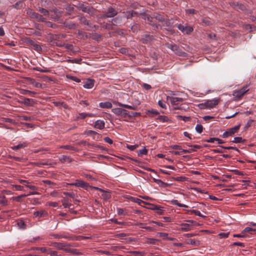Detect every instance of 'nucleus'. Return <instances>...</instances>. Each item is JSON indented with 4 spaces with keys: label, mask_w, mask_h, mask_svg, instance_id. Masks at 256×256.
I'll return each instance as SVG.
<instances>
[{
    "label": "nucleus",
    "mask_w": 256,
    "mask_h": 256,
    "mask_svg": "<svg viewBox=\"0 0 256 256\" xmlns=\"http://www.w3.org/2000/svg\"><path fill=\"white\" fill-rule=\"evenodd\" d=\"M248 86H245L241 89L234 91V96L238 98H240L248 91Z\"/></svg>",
    "instance_id": "f8f14e48"
},
{
    "label": "nucleus",
    "mask_w": 256,
    "mask_h": 256,
    "mask_svg": "<svg viewBox=\"0 0 256 256\" xmlns=\"http://www.w3.org/2000/svg\"><path fill=\"white\" fill-rule=\"evenodd\" d=\"M50 236L54 238L60 239L61 238V232L59 234H50Z\"/></svg>",
    "instance_id": "de8ad7c7"
},
{
    "label": "nucleus",
    "mask_w": 256,
    "mask_h": 256,
    "mask_svg": "<svg viewBox=\"0 0 256 256\" xmlns=\"http://www.w3.org/2000/svg\"><path fill=\"white\" fill-rule=\"evenodd\" d=\"M112 111L116 116H120L121 118H124V120H126L127 118L131 117V116L127 110L122 108H114L112 110Z\"/></svg>",
    "instance_id": "7ed1b4c3"
},
{
    "label": "nucleus",
    "mask_w": 256,
    "mask_h": 256,
    "mask_svg": "<svg viewBox=\"0 0 256 256\" xmlns=\"http://www.w3.org/2000/svg\"><path fill=\"white\" fill-rule=\"evenodd\" d=\"M179 30L184 34H190L193 30L194 28L190 26H183L181 24H176L175 25Z\"/></svg>",
    "instance_id": "423d86ee"
},
{
    "label": "nucleus",
    "mask_w": 256,
    "mask_h": 256,
    "mask_svg": "<svg viewBox=\"0 0 256 256\" xmlns=\"http://www.w3.org/2000/svg\"><path fill=\"white\" fill-rule=\"evenodd\" d=\"M62 238L72 240L74 239L72 236H68L64 232H61V238Z\"/></svg>",
    "instance_id": "49530a36"
},
{
    "label": "nucleus",
    "mask_w": 256,
    "mask_h": 256,
    "mask_svg": "<svg viewBox=\"0 0 256 256\" xmlns=\"http://www.w3.org/2000/svg\"><path fill=\"white\" fill-rule=\"evenodd\" d=\"M167 100L170 101L174 110H182V104L184 102V99L181 98L176 97L174 96H168Z\"/></svg>",
    "instance_id": "f03ea898"
},
{
    "label": "nucleus",
    "mask_w": 256,
    "mask_h": 256,
    "mask_svg": "<svg viewBox=\"0 0 256 256\" xmlns=\"http://www.w3.org/2000/svg\"><path fill=\"white\" fill-rule=\"evenodd\" d=\"M162 23L164 26H172V23L170 21V20L167 19V18L166 19L164 18V20H162Z\"/></svg>",
    "instance_id": "473e14b6"
},
{
    "label": "nucleus",
    "mask_w": 256,
    "mask_h": 256,
    "mask_svg": "<svg viewBox=\"0 0 256 256\" xmlns=\"http://www.w3.org/2000/svg\"><path fill=\"white\" fill-rule=\"evenodd\" d=\"M196 130L198 133L200 134L203 130L202 126L199 124H196Z\"/></svg>",
    "instance_id": "37998d69"
},
{
    "label": "nucleus",
    "mask_w": 256,
    "mask_h": 256,
    "mask_svg": "<svg viewBox=\"0 0 256 256\" xmlns=\"http://www.w3.org/2000/svg\"><path fill=\"white\" fill-rule=\"evenodd\" d=\"M26 14L30 17V18L34 19L39 22H45L47 19L46 18L44 17L39 14L34 12L30 8L28 9Z\"/></svg>",
    "instance_id": "20e7f679"
},
{
    "label": "nucleus",
    "mask_w": 256,
    "mask_h": 256,
    "mask_svg": "<svg viewBox=\"0 0 256 256\" xmlns=\"http://www.w3.org/2000/svg\"><path fill=\"white\" fill-rule=\"evenodd\" d=\"M105 123L102 120H97L95 123L94 126L96 128H98L100 130H102L104 128Z\"/></svg>",
    "instance_id": "f3484780"
},
{
    "label": "nucleus",
    "mask_w": 256,
    "mask_h": 256,
    "mask_svg": "<svg viewBox=\"0 0 256 256\" xmlns=\"http://www.w3.org/2000/svg\"><path fill=\"white\" fill-rule=\"evenodd\" d=\"M186 244L197 246L199 245L200 242L198 241H196L194 239L190 238L186 240Z\"/></svg>",
    "instance_id": "c85d7f7f"
},
{
    "label": "nucleus",
    "mask_w": 256,
    "mask_h": 256,
    "mask_svg": "<svg viewBox=\"0 0 256 256\" xmlns=\"http://www.w3.org/2000/svg\"><path fill=\"white\" fill-rule=\"evenodd\" d=\"M158 104L159 106H160L162 108H165V109L166 108V104H164V102L162 100H158Z\"/></svg>",
    "instance_id": "bf43d9fd"
},
{
    "label": "nucleus",
    "mask_w": 256,
    "mask_h": 256,
    "mask_svg": "<svg viewBox=\"0 0 256 256\" xmlns=\"http://www.w3.org/2000/svg\"><path fill=\"white\" fill-rule=\"evenodd\" d=\"M234 9L236 10H240L242 11L246 9V6L242 4H239L238 2L235 3L233 2L230 4Z\"/></svg>",
    "instance_id": "dca6fc26"
},
{
    "label": "nucleus",
    "mask_w": 256,
    "mask_h": 256,
    "mask_svg": "<svg viewBox=\"0 0 256 256\" xmlns=\"http://www.w3.org/2000/svg\"><path fill=\"white\" fill-rule=\"evenodd\" d=\"M60 148H65V149H66V150H74V147L71 146H70V145L63 146H62Z\"/></svg>",
    "instance_id": "338daca9"
},
{
    "label": "nucleus",
    "mask_w": 256,
    "mask_h": 256,
    "mask_svg": "<svg viewBox=\"0 0 256 256\" xmlns=\"http://www.w3.org/2000/svg\"><path fill=\"white\" fill-rule=\"evenodd\" d=\"M47 254V256H60L56 251L52 250L50 248H46V251L44 252Z\"/></svg>",
    "instance_id": "412c9836"
},
{
    "label": "nucleus",
    "mask_w": 256,
    "mask_h": 256,
    "mask_svg": "<svg viewBox=\"0 0 256 256\" xmlns=\"http://www.w3.org/2000/svg\"><path fill=\"white\" fill-rule=\"evenodd\" d=\"M50 246L55 247L58 250H62L64 249V248H65V247L72 246L70 244H68V243H65V242H52L50 244Z\"/></svg>",
    "instance_id": "ddd939ff"
},
{
    "label": "nucleus",
    "mask_w": 256,
    "mask_h": 256,
    "mask_svg": "<svg viewBox=\"0 0 256 256\" xmlns=\"http://www.w3.org/2000/svg\"><path fill=\"white\" fill-rule=\"evenodd\" d=\"M29 250H40L41 252L43 253L46 250V247H32Z\"/></svg>",
    "instance_id": "c9c22d12"
},
{
    "label": "nucleus",
    "mask_w": 256,
    "mask_h": 256,
    "mask_svg": "<svg viewBox=\"0 0 256 256\" xmlns=\"http://www.w3.org/2000/svg\"><path fill=\"white\" fill-rule=\"evenodd\" d=\"M182 229L184 230V231H188V230H190V224H182Z\"/></svg>",
    "instance_id": "864d4df0"
},
{
    "label": "nucleus",
    "mask_w": 256,
    "mask_h": 256,
    "mask_svg": "<svg viewBox=\"0 0 256 256\" xmlns=\"http://www.w3.org/2000/svg\"><path fill=\"white\" fill-rule=\"evenodd\" d=\"M50 19L56 20L60 17L62 13L56 8H53L50 10Z\"/></svg>",
    "instance_id": "9b49d317"
},
{
    "label": "nucleus",
    "mask_w": 256,
    "mask_h": 256,
    "mask_svg": "<svg viewBox=\"0 0 256 256\" xmlns=\"http://www.w3.org/2000/svg\"><path fill=\"white\" fill-rule=\"evenodd\" d=\"M242 141L243 140L242 137H235L232 142L235 143H240L242 142Z\"/></svg>",
    "instance_id": "3c124183"
},
{
    "label": "nucleus",
    "mask_w": 256,
    "mask_h": 256,
    "mask_svg": "<svg viewBox=\"0 0 256 256\" xmlns=\"http://www.w3.org/2000/svg\"><path fill=\"white\" fill-rule=\"evenodd\" d=\"M124 16L123 17H125L128 19L131 18L138 15V12L133 10L126 12H124Z\"/></svg>",
    "instance_id": "6ab92c4d"
},
{
    "label": "nucleus",
    "mask_w": 256,
    "mask_h": 256,
    "mask_svg": "<svg viewBox=\"0 0 256 256\" xmlns=\"http://www.w3.org/2000/svg\"><path fill=\"white\" fill-rule=\"evenodd\" d=\"M188 213L190 214H194L196 216H198L202 218H204V216L201 214L200 212L198 210H186Z\"/></svg>",
    "instance_id": "a878e982"
},
{
    "label": "nucleus",
    "mask_w": 256,
    "mask_h": 256,
    "mask_svg": "<svg viewBox=\"0 0 256 256\" xmlns=\"http://www.w3.org/2000/svg\"><path fill=\"white\" fill-rule=\"evenodd\" d=\"M34 215L35 217L40 218L48 216V213L46 210H41L34 212Z\"/></svg>",
    "instance_id": "4468645a"
},
{
    "label": "nucleus",
    "mask_w": 256,
    "mask_h": 256,
    "mask_svg": "<svg viewBox=\"0 0 256 256\" xmlns=\"http://www.w3.org/2000/svg\"><path fill=\"white\" fill-rule=\"evenodd\" d=\"M229 234L228 232H221L219 234L220 238H226L228 236Z\"/></svg>",
    "instance_id": "69168bd1"
},
{
    "label": "nucleus",
    "mask_w": 256,
    "mask_h": 256,
    "mask_svg": "<svg viewBox=\"0 0 256 256\" xmlns=\"http://www.w3.org/2000/svg\"><path fill=\"white\" fill-rule=\"evenodd\" d=\"M148 153V150L146 149V148H144V149H142L140 150H139V152L138 153V155L140 156H142V155H146V154Z\"/></svg>",
    "instance_id": "5fc2aeb1"
},
{
    "label": "nucleus",
    "mask_w": 256,
    "mask_h": 256,
    "mask_svg": "<svg viewBox=\"0 0 256 256\" xmlns=\"http://www.w3.org/2000/svg\"><path fill=\"white\" fill-rule=\"evenodd\" d=\"M94 80L92 79H88L85 84H84V87L86 88H91L94 86Z\"/></svg>",
    "instance_id": "aec40b11"
},
{
    "label": "nucleus",
    "mask_w": 256,
    "mask_h": 256,
    "mask_svg": "<svg viewBox=\"0 0 256 256\" xmlns=\"http://www.w3.org/2000/svg\"><path fill=\"white\" fill-rule=\"evenodd\" d=\"M62 206L64 208H70L71 206V204H70L68 201L66 199L62 200Z\"/></svg>",
    "instance_id": "a19ab883"
},
{
    "label": "nucleus",
    "mask_w": 256,
    "mask_h": 256,
    "mask_svg": "<svg viewBox=\"0 0 256 256\" xmlns=\"http://www.w3.org/2000/svg\"><path fill=\"white\" fill-rule=\"evenodd\" d=\"M38 10L44 16H49L50 14V12L44 8H39L38 9Z\"/></svg>",
    "instance_id": "c756f323"
},
{
    "label": "nucleus",
    "mask_w": 256,
    "mask_h": 256,
    "mask_svg": "<svg viewBox=\"0 0 256 256\" xmlns=\"http://www.w3.org/2000/svg\"><path fill=\"white\" fill-rule=\"evenodd\" d=\"M73 238L74 239L72 240H83L89 238V237H86V236H78L74 238Z\"/></svg>",
    "instance_id": "c03bdc74"
},
{
    "label": "nucleus",
    "mask_w": 256,
    "mask_h": 256,
    "mask_svg": "<svg viewBox=\"0 0 256 256\" xmlns=\"http://www.w3.org/2000/svg\"><path fill=\"white\" fill-rule=\"evenodd\" d=\"M122 18L123 16H118L116 17L112 20L111 22L112 24L114 25L120 24L122 23Z\"/></svg>",
    "instance_id": "4be33fe9"
},
{
    "label": "nucleus",
    "mask_w": 256,
    "mask_h": 256,
    "mask_svg": "<svg viewBox=\"0 0 256 256\" xmlns=\"http://www.w3.org/2000/svg\"><path fill=\"white\" fill-rule=\"evenodd\" d=\"M30 43L33 46V48L34 50L38 52L42 50L40 46L38 44H35L34 42L31 40Z\"/></svg>",
    "instance_id": "f704fd0d"
},
{
    "label": "nucleus",
    "mask_w": 256,
    "mask_h": 256,
    "mask_svg": "<svg viewBox=\"0 0 256 256\" xmlns=\"http://www.w3.org/2000/svg\"><path fill=\"white\" fill-rule=\"evenodd\" d=\"M60 160L62 162H64L66 161L70 162V158L68 156L62 155L60 158Z\"/></svg>",
    "instance_id": "e433bc0d"
},
{
    "label": "nucleus",
    "mask_w": 256,
    "mask_h": 256,
    "mask_svg": "<svg viewBox=\"0 0 256 256\" xmlns=\"http://www.w3.org/2000/svg\"><path fill=\"white\" fill-rule=\"evenodd\" d=\"M20 184H24V186H27V187L30 188V190H36V188L34 186H29V185L27 186L26 184H28V181H27L26 180H20Z\"/></svg>",
    "instance_id": "bb28decb"
},
{
    "label": "nucleus",
    "mask_w": 256,
    "mask_h": 256,
    "mask_svg": "<svg viewBox=\"0 0 256 256\" xmlns=\"http://www.w3.org/2000/svg\"><path fill=\"white\" fill-rule=\"evenodd\" d=\"M64 194L71 198L74 197V194L73 192H64Z\"/></svg>",
    "instance_id": "e2e57ef3"
},
{
    "label": "nucleus",
    "mask_w": 256,
    "mask_h": 256,
    "mask_svg": "<svg viewBox=\"0 0 256 256\" xmlns=\"http://www.w3.org/2000/svg\"><path fill=\"white\" fill-rule=\"evenodd\" d=\"M99 106L101 108H112V105L111 102H101L99 104Z\"/></svg>",
    "instance_id": "5701e85b"
},
{
    "label": "nucleus",
    "mask_w": 256,
    "mask_h": 256,
    "mask_svg": "<svg viewBox=\"0 0 256 256\" xmlns=\"http://www.w3.org/2000/svg\"><path fill=\"white\" fill-rule=\"evenodd\" d=\"M20 118L22 120H29V121H30L32 120H33V118L30 117V116H20Z\"/></svg>",
    "instance_id": "052dcab7"
},
{
    "label": "nucleus",
    "mask_w": 256,
    "mask_h": 256,
    "mask_svg": "<svg viewBox=\"0 0 256 256\" xmlns=\"http://www.w3.org/2000/svg\"><path fill=\"white\" fill-rule=\"evenodd\" d=\"M73 6L78 9L82 10L83 12H86L90 16H94L96 14V10L92 7L89 6L88 4L77 2Z\"/></svg>",
    "instance_id": "f257e3e1"
},
{
    "label": "nucleus",
    "mask_w": 256,
    "mask_h": 256,
    "mask_svg": "<svg viewBox=\"0 0 256 256\" xmlns=\"http://www.w3.org/2000/svg\"><path fill=\"white\" fill-rule=\"evenodd\" d=\"M0 204H1L2 206H6L8 204V201L6 199L5 196H3L0 200Z\"/></svg>",
    "instance_id": "a18cd8bd"
},
{
    "label": "nucleus",
    "mask_w": 256,
    "mask_h": 256,
    "mask_svg": "<svg viewBox=\"0 0 256 256\" xmlns=\"http://www.w3.org/2000/svg\"><path fill=\"white\" fill-rule=\"evenodd\" d=\"M70 184L72 186L80 187L86 190H88L90 187L88 183L80 180H76L74 182Z\"/></svg>",
    "instance_id": "1a4fd4ad"
},
{
    "label": "nucleus",
    "mask_w": 256,
    "mask_h": 256,
    "mask_svg": "<svg viewBox=\"0 0 256 256\" xmlns=\"http://www.w3.org/2000/svg\"><path fill=\"white\" fill-rule=\"evenodd\" d=\"M167 48L170 49L172 50L174 52L175 54L180 56H184L186 53L183 52L180 47L175 44H168L167 45Z\"/></svg>",
    "instance_id": "0eeeda50"
},
{
    "label": "nucleus",
    "mask_w": 256,
    "mask_h": 256,
    "mask_svg": "<svg viewBox=\"0 0 256 256\" xmlns=\"http://www.w3.org/2000/svg\"><path fill=\"white\" fill-rule=\"evenodd\" d=\"M218 100H207L204 104H200V106H202L201 108H204L203 106H205L206 108H213L218 104Z\"/></svg>",
    "instance_id": "9d476101"
},
{
    "label": "nucleus",
    "mask_w": 256,
    "mask_h": 256,
    "mask_svg": "<svg viewBox=\"0 0 256 256\" xmlns=\"http://www.w3.org/2000/svg\"><path fill=\"white\" fill-rule=\"evenodd\" d=\"M28 145L27 142H24L19 143L17 146H14L11 147V148L14 150H18L20 148H24L26 147Z\"/></svg>",
    "instance_id": "2eb2a0df"
},
{
    "label": "nucleus",
    "mask_w": 256,
    "mask_h": 256,
    "mask_svg": "<svg viewBox=\"0 0 256 256\" xmlns=\"http://www.w3.org/2000/svg\"><path fill=\"white\" fill-rule=\"evenodd\" d=\"M158 120H160V121H161V122H167L168 121V118L166 116H160L158 118Z\"/></svg>",
    "instance_id": "09e8293b"
},
{
    "label": "nucleus",
    "mask_w": 256,
    "mask_h": 256,
    "mask_svg": "<svg viewBox=\"0 0 256 256\" xmlns=\"http://www.w3.org/2000/svg\"><path fill=\"white\" fill-rule=\"evenodd\" d=\"M116 104L120 106L123 107L124 108H128L130 110H136V107L134 106H130L128 104H123L122 103L118 102Z\"/></svg>",
    "instance_id": "393cba45"
},
{
    "label": "nucleus",
    "mask_w": 256,
    "mask_h": 256,
    "mask_svg": "<svg viewBox=\"0 0 256 256\" xmlns=\"http://www.w3.org/2000/svg\"><path fill=\"white\" fill-rule=\"evenodd\" d=\"M202 22L206 26H210L212 22L210 18H204L202 20Z\"/></svg>",
    "instance_id": "72a5a7b5"
},
{
    "label": "nucleus",
    "mask_w": 256,
    "mask_h": 256,
    "mask_svg": "<svg viewBox=\"0 0 256 256\" xmlns=\"http://www.w3.org/2000/svg\"><path fill=\"white\" fill-rule=\"evenodd\" d=\"M155 18L159 22H162L164 20V16L161 14H158L155 16Z\"/></svg>",
    "instance_id": "6e6d98bb"
},
{
    "label": "nucleus",
    "mask_w": 256,
    "mask_h": 256,
    "mask_svg": "<svg viewBox=\"0 0 256 256\" xmlns=\"http://www.w3.org/2000/svg\"><path fill=\"white\" fill-rule=\"evenodd\" d=\"M154 39L152 36L150 34H144L141 39L142 42L144 44H148Z\"/></svg>",
    "instance_id": "a211bd4d"
},
{
    "label": "nucleus",
    "mask_w": 256,
    "mask_h": 256,
    "mask_svg": "<svg viewBox=\"0 0 256 256\" xmlns=\"http://www.w3.org/2000/svg\"><path fill=\"white\" fill-rule=\"evenodd\" d=\"M255 230L253 229L252 228L250 227H246V228L242 231V233L244 232H250L252 233V232H254Z\"/></svg>",
    "instance_id": "8fccbe9b"
},
{
    "label": "nucleus",
    "mask_w": 256,
    "mask_h": 256,
    "mask_svg": "<svg viewBox=\"0 0 256 256\" xmlns=\"http://www.w3.org/2000/svg\"><path fill=\"white\" fill-rule=\"evenodd\" d=\"M150 206H151L150 208L152 210H156V212L158 210H163V208L160 206L156 205V204H150Z\"/></svg>",
    "instance_id": "7c9ffc66"
},
{
    "label": "nucleus",
    "mask_w": 256,
    "mask_h": 256,
    "mask_svg": "<svg viewBox=\"0 0 256 256\" xmlns=\"http://www.w3.org/2000/svg\"><path fill=\"white\" fill-rule=\"evenodd\" d=\"M19 103L24 104L26 106H31V102H33L32 99L28 98H22V100H18Z\"/></svg>",
    "instance_id": "b1692460"
},
{
    "label": "nucleus",
    "mask_w": 256,
    "mask_h": 256,
    "mask_svg": "<svg viewBox=\"0 0 256 256\" xmlns=\"http://www.w3.org/2000/svg\"><path fill=\"white\" fill-rule=\"evenodd\" d=\"M22 6V2L21 0L15 4V8H20Z\"/></svg>",
    "instance_id": "0e129e2a"
},
{
    "label": "nucleus",
    "mask_w": 256,
    "mask_h": 256,
    "mask_svg": "<svg viewBox=\"0 0 256 256\" xmlns=\"http://www.w3.org/2000/svg\"><path fill=\"white\" fill-rule=\"evenodd\" d=\"M142 18L144 20H148V22L150 24L154 25V24L152 23V18L150 16L148 15H144Z\"/></svg>",
    "instance_id": "4c0bfd02"
},
{
    "label": "nucleus",
    "mask_w": 256,
    "mask_h": 256,
    "mask_svg": "<svg viewBox=\"0 0 256 256\" xmlns=\"http://www.w3.org/2000/svg\"><path fill=\"white\" fill-rule=\"evenodd\" d=\"M80 20L82 22V23L84 24L89 25V24H90V22L88 20H86L84 17H81L80 18Z\"/></svg>",
    "instance_id": "13d9d810"
},
{
    "label": "nucleus",
    "mask_w": 256,
    "mask_h": 256,
    "mask_svg": "<svg viewBox=\"0 0 256 256\" xmlns=\"http://www.w3.org/2000/svg\"><path fill=\"white\" fill-rule=\"evenodd\" d=\"M18 224L20 228H23V229L25 228V227H24L25 224L23 221L21 220V221L18 222Z\"/></svg>",
    "instance_id": "774afa93"
},
{
    "label": "nucleus",
    "mask_w": 256,
    "mask_h": 256,
    "mask_svg": "<svg viewBox=\"0 0 256 256\" xmlns=\"http://www.w3.org/2000/svg\"><path fill=\"white\" fill-rule=\"evenodd\" d=\"M240 126L238 125L224 132V134H222V138H226L230 136H232L235 133L238 132V131L240 129Z\"/></svg>",
    "instance_id": "6e6552de"
},
{
    "label": "nucleus",
    "mask_w": 256,
    "mask_h": 256,
    "mask_svg": "<svg viewBox=\"0 0 256 256\" xmlns=\"http://www.w3.org/2000/svg\"><path fill=\"white\" fill-rule=\"evenodd\" d=\"M67 78L77 82H80V80L76 76H68Z\"/></svg>",
    "instance_id": "4d7b16f0"
},
{
    "label": "nucleus",
    "mask_w": 256,
    "mask_h": 256,
    "mask_svg": "<svg viewBox=\"0 0 256 256\" xmlns=\"http://www.w3.org/2000/svg\"><path fill=\"white\" fill-rule=\"evenodd\" d=\"M66 61H67V62H68L69 63H72V64L76 63V64H80V62H82V59L81 58L74 59V60L68 59Z\"/></svg>",
    "instance_id": "58836bf2"
},
{
    "label": "nucleus",
    "mask_w": 256,
    "mask_h": 256,
    "mask_svg": "<svg viewBox=\"0 0 256 256\" xmlns=\"http://www.w3.org/2000/svg\"><path fill=\"white\" fill-rule=\"evenodd\" d=\"M34 70H35L36 71L41 72H48L50 71L47 68L42 69V68H39V67H36V68H34Z\"/></svg>",
    "instance_id": "603ef678"
},
{
    "label": "nucleus",
    "mask_w": 256,
    "mask_h": 256,
    "mask_svg": "<svg viewBox=\"0 0 256 256\" xmlns=\"http://www.w3.org/2000/svg\"><path fill=\"white\" fill-rule=\"evenodd\" d=\"M117 213L118 215H123L125 216L127 212L124 209L122 208H117Z\"/></svg>",
    "instance_id": "ea45409f"
},
{
    "label": "nucleus",
    "mask_w": 256,
    "mask_h": 256,
    "mask_svg": "<svg viewBox=\"0 0 256 256\" xmlns=\"http://www.w3.org/2000/svg\"><path fill=\"white\" fill-rule=\"evenodd\" d=\"M64 46L67 50L72 52H75L76 51L73 50V46L71 44H64L63 45L60 46Z\"/></svg>",
    "instance_id": "2f4dec72"
},
{
    "label": "nucleus",
    "mask_w": 256,
    "mask_h": 256,
    "mask_svg": "<svg viewBox=\"0 0 256 256\" xmlns=\"http://www.w3.org/2000/svg\"><path fill=\"white\" fill-rule=\"evenodd\" d=\"M171 203L174 205H176L180 207L188 208V206L180 203L176 200H172Z\"/></svg>",
    "instance_id": "cd10ccee"
},
{
    "label": "nucleus",
    "mask_w": 256,
    "mask_h": 256,
    "mask_svg": "<svg viewBox=\"0 0 256 256\" xmlns=\"http://www.w3.org/2000/svg\"><path fill=\"white\" fill-rule=\"evenodd\" d=\"M86 118V112L79 113L76 117L78 120H83Z\"/></svg>",
    "instance_id": "79ce46f5"
},
{
    "label": "nucleus",
    "mask_w": 256,
    "mask_h": 256,
    "mask_svg": "<svg viewBox=\"0 0 256 256\" xmlns=\"http://www.w3.org/2000/svg\"><path fill=\"white\" fill-rule=\"evenodd\" d=\"M48 204L49 206L52 207H57L58 206V203L56 202H48Z\"/></svg>",
    "instance_id": "680f3d73"
},
{
    "label": "nucleus",
    "mask_w": 256,
    "mask_h": 256,
    "mask_svg": "<svg viewBox=\"0 0 256 256\" xmlns=\"http://www.w3.org/2000/svg\"><path fill=\"white\" fill-rule=\"evenodd\" d=\"M118 14L117 10L112 8H108L106 10H105L102 14L101 15V18H114Z\"/></svg>",
    "instance_id": "39448f33"
}]
</instances>
